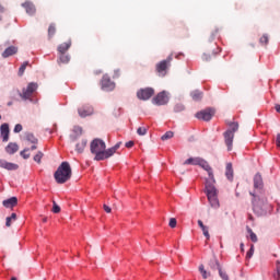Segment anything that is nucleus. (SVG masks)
<instances>
[{
    "instance_id": "nucleus-35",
    "label": "nucleus",
    "mask_w": 280,
    "mask_h": 280,
    "mask_svg": "<svg viewBox=\"0 0 280 280\" xmlns=\"http://www.w3.org/2000/svg\"><path fill=\"white\" fill-rule=\"evenodd\" d=\"M56 36V24H50L48 27V38Z\"/></svg>"
},
{
    "instance_id": "nucleus-3",
    "label": "nucleus",
    "mask_w": 280,
    "mask_h": 280,
    "mask_svg": "<svg viewBox=\"0 0 280 280\" xmlns=\"http://www.w3.org/2000/svg\"><path fill=\"white\" fill-rule=\"evenodd\" d=\"M71 164L69 162H62L54 174V178L58 185H65L68 180H71L72 176Z\"/></svg>"
},
{
    "instance_id": "nucleus-43",
    "label": "nucleus",
    "mask_w": 280,
    "mask_h": 280,
    "mask_svg": "<svg viewBox=\"0 0 280 280\" xmlns=\"http://www.w3.org/2000/svg\"><path fill=\"white\" fill-rule=\"evenodd\" d=\"M183 110H185V105H183V104L175 105V107H174L175 113H183Z\"/></svg>"
},
{
    "instance_id": "nucleus-22",
    "label": "nucleus",
    "mask_w": 280,
    "mask_h": 280,
    "mask_svg": "<svg viewBox=\"0 0 280 280\" xmlns=\"http://www.w3.org/2000/svg\"><path fill=\"white\" fill-rule=\"evenodd\" d=\"M197 223H198L199 229H201V231H202L205 237H206L207 240H210V238H211V235L209 234V226L205 225V223L202 222V220H198Z\"/></svg>"
},
{
    "instance_id": "nucleus-13",
    "label": "nucleus",
    "mask_w": 280,
    "mask_h": 280,
    "mask_svg": "<svg viewBox=\"0 0 280 280\" xmlns=\"http://www.w3.org/2000/svg\"><path fill=\"white\" fill-rule=\"evenodd\" d=\"M0 132L2 141L8 142L10 140V125H8L7 122L2 124L0 127Z\"/></svg>"
},
{
    "instance_id": "nucleus-2",
    "label": "nucleus",
    "mask_w": 280,
    "mask_h": 280,
    "mask_svg": "<svg viewBox=\"0 0 280 280\" xmlns=\"http://www.w3.org/2000/svg\"><path fill=\"white\" fill-rule=\"evenodd\" d=\"M90 152L94 154V161H106L108 159V149L106 150V142L100 138H95L90 143Z\"/></svg>"
},
{
    "instance_id": "nucleus-25",
    "label": "nucleus",
    "mask_w": 280,
    "mask_h": 280,
    "mask_svg": "<svg viewBox=\"0 0 280 280\" xmlns=\"http://www.w3.org/2000/svg\"><path fill=\"white\" fill-rule=\"evenodd\" d=\"M119 148H121V142H117L114 147L107 149V159H110Z\"/></svg>"
},
{
    "instance_id": "nucleus-60",
    "label": "nucleus",
    "mask_w": 280,
    "mask_h": 280,
    "mask_svg": "<svg viewBox=\"0 0 280 280\" xmlns=\"http://www.w3.org/2000/svg\"><path fill=\"white\" fill-rule=\"evenodd\" d=\"M8 106H12V102L8 103Z\"/></svg>"
},
{
    "instance_id": "nucleus-9",
    "label": "nucleus",
    "mask_w": 280,
    "mask_h": 280,
    "mask_svg": "<svg viewBox=\"0 0 280 280\" xmlns=\"http://www.w3.org/2000/svg\"><path fill=\"white\" fill-rule=\"evenodd\" d=\"M213 115H215V109L213 108H206L201 112H198L196 114L197 119H202V121H211L213 118Z\"/></svg>"
},
{
    "instance_id": "nucleus-17",
    "label": "nucleus",
    "mask_w": 280,
    "mask_h": 280,
    "mask_svg": "<svg viewBox=\"0 0 280 280\" xmlns=\"http://www.w3.org/2000/svg\"><path fill=\"white\" fill-rule=\"evenodd\" d=\"M19 52V48L15 46H10L8 47L3 52H2V58H10V56H14V54Z\"/></svg>"
},
{
    "instance_id": "nucleus-5",
    "label": "nucleus",
    "mask_w": 280,
    "mask_h": 280,
    "mask_svg": "<svg viewBox=\"0 0 280 280\" xmlns=\"http://www.w3.org/2000/svg\"><path fill=\"white\" fill-rule=\"evenodd\" d=\"M230 129H228L223 136H224V143L228 148V151L231 152L233 150V139H235V133L237 130H240V124L237 122H230L229 124Z\"/></svg>"
},
{
    "instance_id": "nucleus-4",
    "label": "nucleus",
    "mask_w": 280,
    "mask_h": 280,
    "mask_svg": "<svg viewBox=\"0 0 280 280\" xmlns=\"http://www.w3.org/2000/svg\"><path fill=\"white\" fill-rule=\"evenodd\" d=\"M250 196L254 197L253 199V211L256 215H266L268 213V209H270V203H268V198L264 196H257L250 192Z\"/></svg>"
},
{
    "instance_id": "nucleus-47",
    "label": "nucleus",
    "mask_w": 280,
    "mask_h": 280,
    "mask_svg": "<svg viewBox=\"0 0 280 280\" xmlns=\"http://www.w3.org/2000/svg\"><path fill=\"white\" fill-rule=\"evenodd\" d=\"M219 276L221 277V279L223 280H229V275H226V272L219 270Z\"/></svg>"
},
{
    "instance_id": "nucleus-51",
    "label": "nucleus",
    "mask_w": 280,
    "mask_h": 280,
    "mask_svg": "<svg viewBox=\"0 0 280 280\" xmlns=\"http://www.w3.org/2000/svg\"><path fill=\"white\" fill-rule=\"evenodd\" d=\"M276 145L277 148H280V133H278L276 137Z\"/></svg>"
},
{
    "instance_id": "nucleus-46",
    "label": "nucleus",
    "mask_w": 280,
    "mask_h": 280,
    "mask_svg": "<svg viewBox=\"0 0 280 280\" xmlns=\"http://www.w3.org/2000/svg\"><path fill=\"white\" fill-rule=\"evenodd\" d=\"M52 213H60V206H58V203H56V201H54L52 203Z\"/></svg>"
},
{
    "instance_id": "nucleus-48",
    "label": "nucleus",
    "mask_w": 280,
    "mask_h": 280,
    "mask_svg": "<svg viewBox=\"0 0 280 280\" xmlns=\"http://www.w3.org/2000/svg\"><path fill=\"white\" fill-rule=\"evenodd\" d=\"M21 130H23V125L18 124V125H15L13 132H21Z\"/></svg>"
},
{
    "instance_id": "nucleus-54",
    "label": "nucleus",
    "mask_w": 280,
    "mask_h": 280,
    "mask_svg": "<svg viewBox=\"0 0 280 280\" xmlns=\"http://www.w3.org/2000/svg\"><path fill=\"white\" fill-rule=\"evenodd\" d=\"M275 109L280 114V105L276 104Z\"/></svg>"
},
{
    "instance_id": "nucleus-31",
    "label": "nucleus",
    "mask_w": 280,
    "mask_h": 280,
    "mask_svg": "<svg viewBox=\"0 0 280 280\" xmlns=\"http://www.w3.org/2000/svg\"><path fill=\"white\" fill-rule=\"evenodd\" d=\"M246 231L249 234L250 241L254 242V244H257V242H258L257 234H255V232H253V229L247 226Z\"/></svg>"
},
{
    "instance_id": "nucleus-20",
    "label": "nucleus",
    "mask_w": 280,
    "mask_h": 280,
    "mask_svg": "<svg viewBox=\"0 0 280 280\" xmlns=\"http://www.w3.org/2000/svg\"><path fill=\"white\" fill-rule=\"evenodd\" d=\"M254 187L255 189H261L264 187V178H261V174H256L254 176Z\"/></svg>"
},
{
    "instance_id": "nucleus-36",
    "label": "nucleus",
    "mask_w": 280,
    "mask_h": 280,
    "mask_svg": "<svg viewBox=\"0 0 280 280\" xmlns=\"http://www.w3.org/2000/svg\"><path fill=\"white\" fill-rule=\"evenodd\" d=\"M270 40V37H268V34H264L260 38H259V43L262 47H266V45H268Z\"/></svg>"
},
{
    "instance_id": "nucleus-21",
    "label": "nucleus",
    "mask_w": 280,
    "mask_h": 280,
    "mask_svg": "<svg viewBox=\"0 0 280 280\" xmlns=\"http://www.w3.org/2000/svg\"><path fill=\"white\" fill-rule=\"evenodd\" d=\"M197 223H198L199 229H201V231H202L205 237H206L207 240H210V238H211V235L209 234V226L205 225V223L202 222V220H198Z\"/></svg>"
},
{
    "instance_id": "nucleus-61",
    "label": "nucleus",
    "mask_w": 280,
    "mask_h": 280,
    "mask_svg": "<svg viewBox=\"0 0 280 280\" xmlns=\"http://www.w3.org/2000/svg\"><path fill=\"white\" fill-rule=\"evenodd\" d=\"M11 280H16V277H12Z\"/></svg>"
},
{
    "instance_id": "nucleus-50",
    "label": "nucleus",
    "mask_w": 280,
    "mask_h": 280,
    "mask_svg": "<svg viewBox=\"0 0 280 280\" xmlns=\"http://www.w3.org/2000/svg\"><path fill=\"white\" fill-rule=\"evenodd\" d=\"M103 208H104L105 213H110L113 211V209H110V207H108L106 205H104Z\"/></svg>"
},
{
    "instance_id": "nucleus-52",
    "label": "nucleus",
    "mask_w": 280,
    "mask_h": 280,
    "mask_svg": "<svg viewBox=\"0 0 280 280\" xmlns=\"http://www.w3.org/2000/svg\"><path fill=\"white\" fill-rule=\"evenodd\" d=\"M125 145L126 148H132L135 145V141H128Z\"/></svg>"
},
{
    "instance_id": "nucleus-62",
    "label": "nucleus",
    "mask_w": 280,
    "mask_h": 280,
    "mask_svg": "<svg viewBox=\"0 0 280 280\" xmlns=\"http://www.w3.org/2000/svg\"><path fill=\"white\" fill-rule=\"evenodd\" d=\"M0 119H1V115H0Z\"/></svg>"
},
{
    "instance_id": "nucleus-27",
    "label": "nucleus",
    "mask_w": 280,
    "mask_h": 280,
    "mask_svg": "<svg viewBox=\"0 0 280 280\" xmlns=\"http://www.w3.org/2000/svg\"><path fill=\"white\" fill-rule=\"evenodd\" d=\"M25 139L28 141V143L38 144V138L34 137V133L32 132L25 133Z\"/></svg>"
},
{
    "instance_id": "nucleus-10",
    "label": "nucleus",
    "mask_w": 280,
    "mask_h": 280,
    "mask_svg": "<svg viewBox=\"0 0 280 280\" xmlns=\"http://www.w3.org/2000/svg\"><path fill=\"white\" fill-rule=\"evenodd\" d=\"M152 95H154L153 88L140 89L137 92L138 100H142V102H148V100H150V97H152Z\"/></svg>"
},
{
    "instance_id": "nucleus-29",
    "label": "nucleus",
    "mask_w": 280,
    "mask_h": 280,
    "mask_svg": "<svg viewBox=\"0 0 280 280\" xmlns=\"http://www.w3.org/2000/svg\"><path fill=\"white\" fill-rule=\"evenodd\" d=\"M71 60V58L69 57V55L67 54H59V59H58V63L60 65H67L69 61Z\"/></svg>"
},
{
    "instance_id": "nucleus-38",
    "label": "nucleus",
    "mask_w": 280,
    "mask_h": 280,
    "mask_svg": "<svg viewBox=\"0 0 280 280\" xmlns=\"http://www.w3.org/2000/svg\"><path fill=\"white\" fill-rule=\"evenodd\" d=\"M43 156H45L43 151H38L37 154H35L33 159H34L35 163L40 164Z\"/></svg>"
},
{
    "instance_id": "nucleus-1",
    "label": "nucleus",
    "mask_w": 280,
    "mask_h": 280,
    "mask_svg": "<svg viewBox=\"0 0 280 280\" xmlns=\"http://www.w3.org/2000/svg\"><path fill=\"white\" fill-rule=\"evenodd\" d=\"M199 167H202L208 173L209 179H206V194L210 206L213 209L220 207V200L218 199V188H215V177L213 176V168L209 165V162L205 159L201 160Z\"/></svg>"
},
{
    "instance_id": "nucleus-49",
    "label": "nucleus",
    "mask_w": 280,
    "mask_h": 280,
    "mask_svg": "<svg viewBox=\"0 0 280 280\" xmlns=\"http://www.w3.org/2000/svg\"><path fill=\"white\" fill-rule=\"evenodd\" d=\"M202 60H203L205 62H209V60H211V55L203 54V55H202Z\"/></svg>"
},
{
    "instance_id": "nucleus-58",
    "label": "nucleus",
    "mask_w": 280,
    "mask_h": 280,
    "mask_svg": "<svg viewBox=\"0 0 280 280\" xmlns=\"http://www.w3.org/2000/svg\"><path fill=\"white\" fill-rule=\"evenodd\" d=\"M241 250H244V243H241Z\"/></svg>"
},
{
    "instance_id": "nucleus-32",
    "label": "nucleus",
    "mask_w": 280,
    "mask_h": 280,
    "mask_svg": "<svg viewBox=\"0 0 280 280\" xmlns=\"http://www.w3.org/2000/svg\"><path fill=\"white\" fill-rule=\"evenodd\" d=\"M27 67H32V65H30V61H24L19 69L18 75H20V77L23 75V73H25V69H27Z\"/></svg>"
},
{
    "instance_id": "nucleus-37",
    "label": "nucleus",
    "mask_w": 280,
    "mask_h": 280,
    "mask_svg": "<svg viewBox=\"0 0 280 280\" xmlns=\"http://www.w3.org/2000/svg\"><path fill=\"white\" fill-rule=\"evenodd\" d=\"M12 222H16V213H12L7 218L5 226H12Z\"/></svg>"
},
{
    "instance_id": "nucleus-44",
    "label": "nucleus",
    "mask_w": 280,
    "mask_h": 280,
    "mask_svg": "<svg viewBox=\"0 0 280 280\" xmlns=\"http://www.w3.org/2000/svg\"><path fill=\"white\" fill-rule=\"evenodd\" d=\"M253 255H255V245H250V248L247 252L246 257H248V259H250V257H253Z\"/></svg>"
},
{
    "instance_id": "nucleus-39",
    "label": "nucleus",
    "mask_w": 280,
    "mask_h": 280,
    "mask_svg": "<svg viewBox=\"0 0 280 280\" xmlns=\"http://www.w3.org/2000/svg\"><path fill=\"white\" fill-rule=\"evenodd\" d=\"M137 135H139L140 137H144V135H148V128L145 127H139L137 129Z\"/></svg>"
},
{
    "instance_id": "nucleus-11",
    "label": "nucleus",
    "mask_w": 280,
    "mask_h": 280,
    "mask_svg": "<svg viewBox=\"0 0 280 280\" xmlns=\"http://www.w3.org/2000/svg\"><path fill=\"white\" fill-rule=\"evenodd\" d=\"M101 89L103 91H113L115 89V83L110 81V77H108V74L103 75Z\"/></svg>"
},
{
    "instance_id": "nucleus-6",
    "label": "nucleus",
    "mask_w": 280,
    "mask_h": 280,
    "mask_svg": "<svg viewBox=\"0 0 280 280\" xmlns=\"http://www.w3.org/2000/svg\"><path fill=\"white\" fill-rule=\"evenodd\" d=\"M172 60V55H170L165 60H162L159 63H156L155 71L160 78H165V75H167V69H170Z\"/></svg>"
},
{
    "instance_id": "nucleus-19",
    "label": "nucleus",
    "mask_w": 280,
    "mask_h": 280,
    "mask_svg": "<svg viewBox=\"0 0 280 280\" xmlns=\"http://www.w3.org/2000/svg\"><path fill=\"white\" fill-rule=\"evenodd\" d=\"M5 152L7 154H16V152H19V144H16L15 142H10L5 147Z\"/></svg>"
},
{
    "instance_id": "nucleus-24",
    "label": "nucleus",
    "mask_w": 280,
    "mask_h": 280,
    "mask_svg": "<svg viewBox=\"0 0 280 280\" xmlns=\"http://www.w3.org/2000/svg\"><path fill=\"white\" fill-rule=\"evenodd\" d=\"M202 158H189L184 162V165H200Z\"/></svg>"
},
{
    "instance_id": "nucleus-53",
    "label": "nucleus",
    "mask_w": 280,
    "mask_h": 280,
    "mask_svg": "<svg viewBox=\"0 0 280 280\" xmlns=\"http://www.w3.org/2000/svg\"><path fill=\"white\" fill-rule=\"evenodd\" d=\"M114 78H119V70H115Z\"/></svg>"
},
{
    "instance_id": "nucleus-56",
    "label": "nucleus",
    "mask_w": 280,
    "mask_h": 280,
    "mask_svg": "<svg viewBox=\"0 0 280 280\" xmlns=\"http://www.w3.org/2000/svg\"><path fill=\"white\" fill-rule=\"evenodd\" d=\"M248 220H255L254 218H253V214H248Z\"/></svg>"
},
{
    "instance_id": "nucleus-15",
    "label": "nucleus",
    "mask_w": 280,
    "mask_h": 280,
    "mask_svg": "<svg viewBox=\"0 0 280 280\" xmlns=\"http://www.w3.org/2000/svg\"><path fill=\"white\" fill-rule=\"evenodd\" d=\"M78 113L80 117H90V115H93V107L85 105L78 109Z\"/></svg>"
},
{
    "instance_id": "nucleus-41",
    "label": "nucleus",
    "mask_w": 280,
    "mask_h": 280,
    "mask_svg": "<svg viewBox=\"0 0 280 280\" xmlns=\"http://www.w3.org/2000/svg\"><path fill=\"white\" fill-rule=\"evenodd\" d=\"M277 273L273 275V279L280 280V261L277 260V267H276Z\"/></svg>"
},
{
    "instance_id": "nucleus-30",
    "label": "nucleus",
    "mask_w": 280,
    "mask_h": 280,
    "mask_svg": "<svg viewBox=\"0 0 280 280\" xmlns=\"http://www.w3.org/2000/svg\"><path fill=\"white\" fill-rule=\"evenodd\" d=\"M209 266L211 268V270H221L222 267L220 266V261H218V259H211L209 262Z\"/></svg>"
},
{
    "instance_id": "nucleus-18",
    "label": "nucleus",
    "mask_w": 280,
    "mask_h": 280,
    "mask_svg": "<svg viewBox=\"0 0 280 280\" xmlns=\"http://www.w3.org/2000/svg\"><path fill=\"white\" fill-rule=\"evenodd\" d=\"M69 49H71V39L59 45L57 48V51H58V54H67V51H69Z\"/></svg>"
},
{
    "instance_id": "nucleus-55",
    "label": "nucleus",
    "mask_w": 280,
    "mask_h": 280,
    "mask_svg": "<svg viewBox=\"0 0 280 280\" xmlns=\"http://www.w3.org/2000/svg\"><path fill=\"white\" fill-rule=\"evenodd\" d=\"M37 148H38L37 144H33L30 150L34 151V150H37Z\"/></svg>"
},
{
    "instance_id": "nucleus-45",
    "label": "nucleus",
    "mask_w": 280,
    "mask_h": 280,
    "mask_svg": "<svg viewBox=\"0 0 280 280\" xmlns=\"http://www.w3.org/2000/svg\"><path fill=\"white\" fill-rule=\"evenodd\" d=\"M176 224H177L176 218H171L168 226H171V229H176Z\"/></svg>"
},
{
    "instance_id": "nucleus-8",
    "label": "nucleus",
    "mask_w": 280,
    "mask_h": 280,
    "mask_svg": "<svg viewBox=\"0 0 280 280\" xmlns=\"http://www.w3.org/2000/svg\"><path fill=\"white\" fill-rule=\"evenodd\" d=\"M152 102L155 104V106H165V104L170 102V95L166 91H162L158 93L155 97H153Z\"/></svg>"
},
{
    "instance_id": "nucleus-59",
    "label": "nucleus",
    "mask_w": 280,
    "mask_h": 280,
    "mask_svg": "<svg viewBox=\"0 0 280 280\" xmlns=\"http://www.w3.org/2000/svg\"><path fill=\"white\" fill-rule=\"evenodd\" d=\"M43 222H47V218H44V219H43Z\"/></svg>"
},
{
    "instance_id": "nucleus-12",
    "label": "nucleus",
    "mask_w": 280,
    "mask_h": 280,
    "mask_svg": "<svg viewBox=\"0 0 280 280\" xmlns=\"http://www.w3.org/2000/svg\"><path fill=\"white\" fill-rule=\"evenodd\" d=\"M0 167L2 170H8L9 172H14L19 170V164H14L12 162H8L5 160H0Z\"/></svg>"
},
{
    "instance_id": "nucleus-7",
    "label": "nucleus",
    "mask_w": 280,
    "mask_h": 280,
    "mask_svg": "<svg viewBox=\"0 0 280 280\" xmlns=\"http://www.w3.org/2000/svg\"><path fill=\"white\" fill-rule=\"evenodd\" d=\"M37 90H38V84L31 82L27 84L26 88L22 90V92H20V97L22 100H32V95H34V93H36Z\"/></svg>"
},
{
    "instance_id": "nucleus-26",
    "label": "nucleus",
    "mask_w": 280,
    "mask_h": 280,
    "mask_svg": "<svg viewBox=\"0 0 280 280\" xmlns=\"http://www.w3.org/2000/svg\"><path fill=\"white\" fill-rule=\"evenodd\" d=\"M225 176L228 180H233V164L231 163L226 164Z\"/></svg>"
},
{
    "instance_id": "nucleus-34",
    "label": "nucleus",
    "mask_w": 280,
    "mask_h": 280,
    "mask_svg": "<svg viewBox=\"0 0 280 280\" xmlns=\"http://www.w3.org/2000/svg\"><path fill=\"white\" fill-rule=\"evenodd\" d=\"M199 271L202 276V279H209V277H211V273L207 272V270H205V265L199 266Z\"/></svg>"
},
{
    "instance_id": "nucleus-28",
    "label": "nucleus",
    "mask_w": 280,
    "mask_h": 280,
    "mask_svg": "<svg viewBox=\"0 0 280 280\" xmlns=\"http://www.w3.org/2000/svg\"><path fill=\"white\" fill-rule=\"evenodd\" d=\"M84 148H86V140L85 139L81 140L75 145V150L79 154H82V152H84Z\"/></svg>"
},
{
    "instance_id": "nucleus-57",
    "label": "nucleus",
    "mask_w": 280,
    "mask_h": 280,
    "mask_svg": "<svg viewBox=\"0 0 280 280\" xmlns=\"http://www.w3.org/2000/svg\"><path fill=\"white\" fill-rule=\"evenodd\" d=\"M0 12H5V9L3 7H0Z\"/></svg>"
},
{
    "instance_id": "nucleus-16",
    "label": "nucleus",
    "mask_w": 280,
    "mask_h": 280,
    "mask_svg": "<svg viewBox=\"0 0 280 280\" xmlns=\"http://www.w3.org/2000/svg\"><path fill=\"white\" fill-rule=\"evenodd\" d=\"M3 207H5V209H12L14 207H16V205H19V199L16 197H11L4 201H2Z\"/></svg>"
},
{
    "instance_id": "nucleus-33",
    "label": "nucleus",
    "mask_w": 280,
    "mask_h": 280,
    "mask_svg": "<svg viewBox=\"0 0 280 280\" xmlns=\"http://www.w3.org/2000/svg\"><path fill=\"white\" fill-rule=\"evenodd\" d=\"M73 132H74V136L72 135L71 139H72V141H75V139H78V137H80L82 135L81 127H74Z\"/></svg>"
},
{
    "instance_id": "nucleus-14",
    "label": "nucleus",
    "mask_w": 280,
    "mask_h": 280,
    "mask_svg": "<svg viewBox=\"0 0 280 280\" xmlns=\"http://www.w3.org/2000/svg\"><path fill=\"white\" fill-rule=\"evenodd\" d=\"M22 7L25 9L26 14H30V16L36 14V7L32 1H25L24 3H22Z\"/></svg>"
},
{
    "instance_id": "nucleus-42",
    "label": "nucleus",
    "mask_w": 280,
    "mask_h": 280,
    "mask_svg": "<svg viewBox=\"0 0 280 280\" xmlns=\"http://www.w3.org/2000/svg\"><path fill=\"white\" fill-rule=\"evenodd\" d=\"M30 148L24 149L23 151L20 152V156H23L25 160L30 159Z\"/></svg>"
},
{
    "instance_id": "nucleus-40",
    "label": "nucleus",
    "mask_w": 280,
    "mask_h": 280,
    "mask_svg": "<svg viewBox=\"0 0 280 280\" xmlns=\"http://www.w3.org/2000/svg\"><path fill=\"white\" fill-rule=\"evenodd\" d=\"M174 137V133L172 131H166L162 137V141H167V139H172Z\"/></svg>"
},
{
    "instance_id": "nucleus-23",
    "label": "nucleus",
    "mask_w": 280,
    "mask_h": 280,
    "mask_svg": "<svg viewBox=\"0 0 280 280\" xmlns=\"http://www.w3.org/2000/svg\"><path fill=\"white\" fill-rule=\"evenodd\" d=\"M190 96L192 97L194 102H200L205 94L200 90H194L192 92H190Z\"/></svg>"
}]
</instances>
